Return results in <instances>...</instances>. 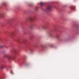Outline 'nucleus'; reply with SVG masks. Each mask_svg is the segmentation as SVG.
I'll use <instances>...</instances> for the list:
<instances>
[{"label": "nucleus", "mask_w": 79, "mask_h": 79, "mask_svg": "<svg viewBox=\"0 0 79 79\" xmlns=\"http://www.w3.org/2000/svg\"><path fill=\"white\" fill-rule=\"evenodd\" d=\"M4 68H5V66L4 65H2V66H1V68L2 69H4Z\"/></svg>", "instance_id": "3"}, {"label": "nucleus", "mask_w": 79, "mask_h": 79, "mask_svg": "<svg viewBox=\"0 0 79 79\" xmlns=\"http://www.w3.org/2000/svg\"><path fill=\"white\" fill-rule=\"evenodd\" d=\"M40 4L42 6V5H44V3H43L42 2H40Z\"/></svg>", "instance_id": "2"}, {"label": "nucleus", "mask_w": 79, "mask_h": 79, "mask_svg": "<svg viewBox=\"0 0 79 79\" xmlns=\"http://www.w3.org/2000/svg\"><path fill=\"white\" fill-rule=\"evenodd\" d=\"M52 9V6H49L47 7V11H50Z\"/></svg>", "instance_id": "1"}, {"label": "nucleus", "mask_w": 79, "mask_h": 79, "mask_svg": "<svg viewBox=\"0 0 79 79\" xmlns=\"http://www.w3.org/2000/svg\"><path fill=\"white\" fill-rule=\"evenodd\" d=\"M1 48H2L3 47V46H1Z\"/></svg>", "instance_id": "5"}, {"label": "nucleus", "mask_w": 79, "mask_h": 79, "mask_svg": "<svg viewBox=\"0 0 79 79\" xmlns=\"http://www.w3.org/2000/svg\"><path fill=\"white\" fill-rule=\"evenodd\" d=\"M11 57L10 56L8 57V60H10L11 59Z\"/></svg>", "instance_id": "4"}]
</instances>
